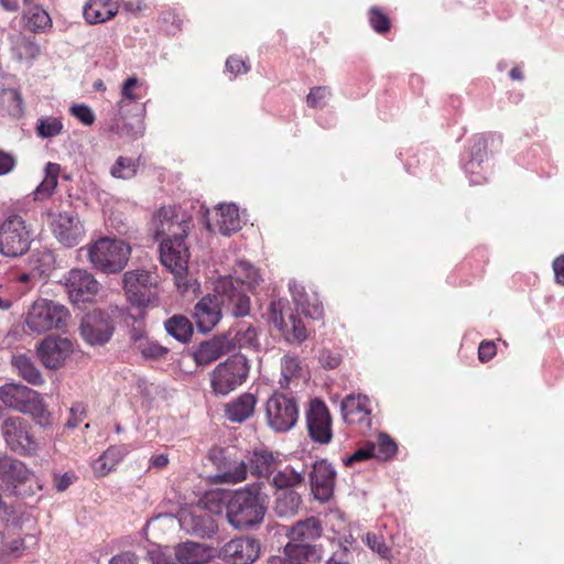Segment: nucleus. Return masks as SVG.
Wrapping results in <instances>:
<instances>
[{
  "instance_id": "0eeeda50",
  "label": "nucleus",
  "mask_w": 564,
  "mask_h": 564,
  "mask_svg": "<svg viewBox=\"0 0 564 564\" xmlns=\"http://www.w3.org/2000/svg\"><path fill=\"white\" fill-rule=\"evenodd\" d=\"M69 312L57 302L40 299L30 307L26 315L28 327L35 333H44L66 325Z\"/></svg>"
},
{
  "instance_id": "39448f33",
  "label": "nucleus",
  "mask_w": 564,
  "mask_h": 564,
  "mask_svg": "<svg viewBox=\"0 0 564 564\" xmlns=\"http://www.w3.org/2000/svg\"><path fill=\"white\" fill-rule=\"evenodd\" d=\"M249 371L246 356L238 354L229 357L210 372L212 391L217 395L229 394L246 382Z\"/></svg>"
},
{
  "instance_id": "dca6fc26",
  "label": "nucleus",
  "mask_w": 564,
  "mask_h": 564,
  "mask_svg": "<svg viewBox=\"0 0 564 564\" xmlns=\"http://www.w3.org/2000/svg\"><path fill=\"white\" fill-rule=\"evenodd\" d=\"M308 434L315 442L327 444L332 440V421L327 406L319 400H313L306 412Z\"/></svg>"
},
{
  "instance_id": "4d7b16f0",
  "label": "nucleus",
  "mask_w": 564,
  "mask_h": 564,
  "mask_svg": "<svg viewBox=\"0 0 564 564\" xmlns=\"http://www.w3.org/2000/svg\"><path fill=\"white\" fill-rule=\"evenodd\" d=\"M69 412L70 417L67 420L66 426L69 429H74L86 416V406L83 403H75L70 408Z\"/></svg>"
},
{
  "instance_id": "5701e85b",
  "label": "nucleus",
  "mask_w": 564,
  "mask_h": 564,
  "mask_svg": "<svg viewBox=\"0 0 564 564\" xmlns=\"http://www.w3.org/2000/svg\"><path fill=\"white\" fill-rule=\"evenodd\" d=\"M322 561V551L317 545L288 543L284 546V556L274 560L273 564H318Z\"/></svg>"
},
{
  "instance_id": "cd10ccee",
  "label": "nucleus",
  "mask_w": 564,
  "mask_h": 564,
  "mask_svg": "<svg viewBox=\"0 0 564 564\" xmlns=\"http://www.w3.org/2000/svg\"><path fill=\"white\" fill-rule=\"evenodd\" d=\"M256 405V395L245 392L226 404L225 415L230 422L242 423L253 415Z\"/></svg>"
},
{
  "instance_id": "5fc2aeb1",
  "label": "nucleus",
  "mask_w": 564,
  "mask_h": 564,
  "mask_svg": "<svg viewBox=\"0 0 564 564\" xmlns=\"http://www.w3.org/2000/svg\"><path fill=\"white\" fill-rule=\"evenodd\" d=\"M25 550V542L21 538H14V539H6L2 542V552L9 555H12L14 557H19L22 555L23 551Z\"/></svg>"
},
{
  "instance_id": "69168bd1",
  "label": "nucleus",
  "mask_w": 564,
  "mask_h": 564,
  "mask_svg": "<svg viewBox=\"0 0 564 564\" xmlns=\"http://www.w3.org/2000/svg\"><path fill=\"white\" fill-rule=\"evenodd\" d=\"M148 555L152 564H174L170 556L161 549L149 551Z\"/></svg>"
},
{
  "instance_id": "b1692460",
  "label": "nucleus",
  "mask_w": 564,
  "mask_h": 564,
  "mask_svg": "<svg viewBox=\"0 0 564 564\" xmlns=\"http://www.w3.org/2000/svg\"><path fill=\"white\" fill-rule=\"evenodd\" d=\"M232 349L234 345L228 336H216L199 345L194 354V359L197 365L206 366Z\"/></svg>"
},
{
  "instance_id": "e2e57ef3",
  "label": "nucleus",
  "mask_w": 564,
  "mask_h": 564,
  "mask_svg": "<svg viewBox=\"0 0 564 564\" xmlns=\"http://www.w3.org/2000/svg\"><path fill=\"white\" fill-rule=\"evenodd\" d=\"M143 130H144L143 123L139 118L135 119L134 123L123 122V126L121 129L123 134H126L128 137H133V138H138L139 135H141L143 133Z\"/></svg>"
},
{
  "instance_id": "1a4fd4ad",
  "label": "nucleus",
  "mask_w": 564,
  "mask_h": 564,
  "mask_svg": "<svg viewBox=\"0 0 564 564\" xmlns=\"http://www.w3.org/2000/svg\"><path fill=\"white\" fill-rule=\"evenodd\" d=\"M268 425L275 432H288L297 422L299 406L294 398L273 393L265 403Z\"/></svg>"
},
{
  "instance_id": "79ce46f5",
  "label": "nucleus",
  "mask_w": 564,
  "mask_h": 564,
  "mask_svg": "<svg viewBox=\"0 0 564 564\" xmlns=\"http://www.w3.org/2000/svg\"><path fill=\"white\" fill-rule=\"evenodd\" d=\"M59 174V165L56 163H47L45 166V177L34 191V199H45L50 197L57 185Z\"/></svg>"
},
{
  "instance_id": "8fccbe9b",
  "label": "nucleus",
  "mask_w": 564,
  "mask_h": 564,
  "mask_svg": "<svg viewBox=\"0 0 564 564\" xmlns=\"http://www.w3.org/2000/svg\"><path fill=\"white\" fill-rule=\"evenodd\" d=\"M364 541L366 544L377 554H379L382 558H388L391 553V549L387 545L384 539L381 535H378L372 532H368Z\"/></svg>"
},
{
  "instance_id": "bf43d9fd",
  "label": "nucleus",
  "mask_w": 564,
  "mask_h": 564,
  "mask_svg": "<svg viewBox=\"0 0 564 564\" xmlns=\"http://www.w3.org/2000/svg\"><path fill=\"white\" fill-rule=\"evenodd\" d=\"M226 68L228 72L238 75L246 74L249 72V66L243 59L237 56H230L226 61Z\"/></svg>"
},
{
  "instance_id": "72a5a7b5",
  "label": "nucleus",
  "mask_w": 564,
  "mask_h": 564,
  "mask_svg": "<svg viewBox=\"0 0 564 564\" xmlns=\"http://www.w3.org/2000/svg\"><path fill=\"white\" fill-rule=\"evenodd\" d=\"M8 40L11 52L18 59H32L39 55L40 48L36 43L21 32L10 34Z\"/></svg>"
},
{
  "instance_id": "58836bf2",
  "label": "nucleus",
  "mask_w": 564,
  "mask_h": 564,
  "mask_svg": "<svg viewBox=\"0 0 564 564\" xmlns=\"http://www.w3.org/2000/svg\"><path fill=\"white\" fill-rule=\"evenodd\" d=\"M290 290L297 308H300L303 314L313 319H318L323 316V307L316 299L311 303L307 299V294L302 292L296 283H290Z\"/></svg>"
},
{
  "instance_id": "c85d7f7f",
  "label": "nucleus",
  "mask_w": 564,
  "mask_h": 564,
  "mask_svg": "<svg viewBox=\"0 0 564 564\" xmlns=\"http://www.w3.org/2000/svg\"><path fill=\"white\" fill-rule=\"evenodd\" d=\"M216 217L215 226L224 236H229L241 227L239 210L235 204L218 205Z\"/></svg>"
},
{
  "instance_id": "603ef678",
  "label": "nucleus",
  "mask_w": 564,
  "mask_h": 564,
  "mask_svg": "<svg viewBox=\"0 0 564 564\" xmlns=\"http://www.w3.org/2000/svg\"><path fill=\"white\" fill-rule=\"evenodd\" d=\"M330 97V89L325 86H317L311 89L306 97L308 107L323 108L326 106L327 99Z\"/></svg>"
},
{
  "instance_id": "c03bdc74",
  "label": "nucleus",
  "mask_w": 564,
  "mask_h": 564,
  "mask_svg": "<svg viewBox=\"0 0 564 564\" xmlns=\"http://www.w3.org/2000/svg\"><path fill=\"white\" fill-rule=\"evenodd\" d=\"M25 25L31 31H41L51 26L48 13L40 7H32L24 13Z\"/></svg>"
},
{
  "instance_id": "f03ea898",
  "label": "nucleus",
  "mask_w": 564,
  "mask_h": 564,
  "mask_svg": "<svg viewBox=\"0 0 564 564\" xmlns=\"http://www.w3.org/2000/svg\"><path fill=\"white\" fill-rule=\"evenodd\" d=\"M261 489V485L253 484L235 491L230 497L226 517L235 529H249L263 521L267 508Z\"/></svg>"
},
{
  "instance_id": "2f4dec72",
  "label": "nucleus",
  "mask_w": 564,
  "mask_h": 564,
  "mask_svg": "<svg viewBox=\"0 0 564 564\" xmlns=\"http://www.w3.org/2000/svg\"><path fill=\"white\" fill-rule=\"evenodd\" d=\"M12 366L18 375L28 383L32 386H42L44 383L41 371L29 356L24 354L13 356Z\"/></svg>"
},
{
  "instance_id": "09e8293b",
  "label": "nucleus",
  "mask_w": 564,
  "mask_h": 564,
  "mask_svg": "<svg viewBox=\"0 0 564 564\" xmlns=\"http://www.w3.org/2000/svg\"><path fill=\"white\" fill-rule=\"evenodd\" d=\"M3 101L7 105L9 113L13 117H20L24 112L23 99L17 89H7L3 91Z\"/></svg>"
},
{
  "instance_id": "4468645a",
  "label": "nucleus",
  "mask_w": 564,
  "mask_h": 564,
  "mask_svg": "<svg viewBox=\"0 0 564 564\" xmlns=\"http://www.w3.org/2000/svg\"><path fill=\"white\" fill-rule=\"evenodd\" d=\"M112 324L108 314L101 311L88 313L82 321L80 335L89 345H104L112 335Z\"/></svg>"
},
{
  "instance_id": "f3484780",
  "label": "nucleus",
  "mask_w": 564,
  "mask_h": 564,
  "mask_svg": "<svg viewBox=\"0 0 564 564\" xmlns=\"http://www.w3.org/2000/svg\"><path fill=\"white\" fill-rule=\"evenodd\" d=\"M178 523L187 533L202 538L210 536L217 530L214 518L200 507L183 510Z\"/></svg>"
},
{
  "instance_id": "c756f323",
  "label": "nucleus",
  "mask_w": 564,
  "mask_h": 564,
  "mask_svg": "<svg viewBox=\"0 0 564 564\" xmlns=\"http://www.w3.org/2000/svg\"><path fill=\"white\" fill-rule=\"evenodd\" d=\"M302 503L301 496L295 490L276 491L273 511L279 518L294 517Z\"/></svg>"
},
{
  "instance_id": "4be33fe9",
  "label": "nucleus",
  "mask_w": 564,
  "mask_h": 564,
  "mask_svg": "<svg viewBox=\"0 0 564 564\" xmlns=\"http://www.w3.org/2000/svg\"><path fill=\"white\" fill-rule=\"evenodd\" d=\"M1 434L8 446L17 452L26 451L32 444L29 425L20 416L7 417L2 422Z\"/></svg>"
},
{
  "instance_id": "13d9d810",
  "label": "nucleus",
  "mask_w": 564,
  "mask_h": 564,
  "mask_svg": "<svg viewBox=\"0 0 564 564\" xmlns=\"http://www.w3.org/2000/svg\"><path fill=\"white\" fill-rule=\"evenodd\" d=\"M142 356L159 359L167 354V349L156 343H147L141 347Z\"/></svg>"
},
{
  "instance_id": "f257e3e1",
  "label": "nucleus",
  "mask_w": 564,
  "mask_h": 564,
  "mask_svg": "<svg viewBox=\"0 0 564 564\" xmlns=\"http://www.w3.org/2000/svg\"><path fill=\"white\" fill-rule=\"evenodd\" d=\"M259 282L258 270L249 262L239 261L235 267L234 275L220 276L216 281L215 292L232 316L245 317L250 313V297L246 289L251 291Z\"/></svg>"
},
{
  "instance_id": "4c0bfd02",
  "label": "nucleus",
  "mask_w": 564,
  "mask_h": 564,
  "mask_svg": "<svg viewBox=\"0 0 564 564\" xmlns=\"http://www.w3.org/2000/svg\"><path fill=\"white\" fill-rule=\"evenodd\" d=\"M139 86V79L135 76L128 77L120 90V99L117 102L118 116L121 120H126L129 107L131 104H137L139 96L134 93V89Z\"/></svg>"
},
{
  "instance_id": "9b49d317",
  "label": "nucleus",
  "mask_w": 564,
  "mask_h": 564,
  "mask_svg": "<svg viewBox=\"0 0 564 564\" xmlns=\"http://www.w3.org/2000/svg\"><path fill=\"white\" fill-rule=\"evenodd\" d=\"M191 217L175 206L161 207L153 217L155 238H186L189 230Z\"/></svg>"
},
{
  "instance_id": "7ed1b4c3",
  "label": "nucleus",
  "mask_w": 564,
  "mask_h": 564,
  "mask_svg": "<svg viewBox=\"0 0 564 564\" xmlns=\"http://www.w3.org/2000/svg\"><path fill=\"white\" fill-rule=\"evenodd\" d=\"M85 249L91 265L107 274L122 271L131 256V246L118 238L101 237Z\"/></svg>"
},
{
  "instance_id": "0e129e2a",
  "label": "nucleus",
  "mask_w": 564,
  "mask_h": 564,
  "mask_svg": "<svg viewBox=\"0 0 564 564\" xmlns=\"http://www.w3.org/2000/svg\"><path fill=\"white\" fill-rule=\"evenodd\" d=\"M76 479V476L70 473L64 475H55L54 485L57 491H65Z\"/></svg>"
},
{
  "instance_id": "aec40b11",
  "label": "nucleus",
  "mask_w": 564,
  "mask_h": 564,
  "mask_svg": "<svg viewBox=\"0 0 564 564\" xmlns=\"http://www.w3.org/2000/svg\"><path fill=\"white\" fill-rule=\"evenodd\" d=\"M217 295L207 294L194 306L193 317L199 332H210L221 318V303Z\"/></svg>"
},
{
  "instance_id": "a18cd8bd",
  "label": "nucleus",
  "mask_w": 564,
  "mask_h": 564,
  "mask_svg": "<svg viewBox=\"0 0 564 564\" xmlns=\"http://www.w3.org/2000/svg\"><path fill=\"white\" fill-rule=\"evenodd\" d=\"M62 130L63 123L58 118L47 116L37 119L36 134L42 139L56 137Z\"/></svg>"
},
{
  "instance_id": "3c124183",
  "label": "nucleus",
  "mask_w": 564,
  "mask_h": 564,
  "mask_svg": "<svg viewBox=\"0 0 564 564\" xmlns=\"http://www.w3.org/2000/svg\"><path fill=\"white\" fill-rule=\"evenodd\" d=\"M369 23H370L371 28L377 33H380V34H384L390 30L389 18L376 7H373L369 10Z\"/></svg>"
},
{
  "instance_id": "49530a36",
  "label": "nucleus",
  "mask_w": 564,
  "mask_h": 564,
  "mask_svg": "<svg viewBox=\"0 0 564 564\" xmlns=\"http://www.w3.org/2000/svg\"><path fill=\"white\" fill-rule=\"evenodd\" d=\"M369 444L373 447V456L381 460L392 457L397 452V444L387 434H380L377 443Z\"/></svg>"
},
{
  "instance_id": "6ab92c4d",
  "label": "nucleus",
  "mask_w": 564,
  "mask_h": 564,
  "mask_svg": "<svg viewBox=\"0 0 564 564\" xmlns=\"http://www.w3.org/2000/svg\"><path fill=\"white\" fill-rule=\"evenodd\" d=\"M336 471L326 460L315 462L310 473L311 490L315 499L327 501L334 492Z\"/></svg>"
},
{
  "instance_id": "f704fd0d",
  "label": "nucleus",
  "mask_w": 564,
  "mask_h": 564,
  "mask_svg": "<svg viewBox=\"0 0 564 564\" xmlns=\"http://www.w3.org/2000/svg\"><path fill=\"white\" fill-rule=\"evenodd\" d=\"M303 377V369L300 360L293 356H284L281 359V377L279 386L281 389H290L292 384H297Z\"/></svg>"
},
{
  "instance_id": "7c9ffc66",
  "label": "nucleus",
  "mask_w": 564,
  "mask_h": 564,
  "mask_svg": "<svg viewBox=\"0 0 564 564\" xmlns=\"http://www.w3.org/2000/svg\"><path fill=\"white\" fill-rule=\"evenodd\" d=\"M116 14L117 10L109 0H89L84 7V18L89 24L106 22Z\"/></svg>"
},
{
  "instance_id": "a19ab883",
  "label": "nucleus",
  "mask_w": 564,
  "mask_h": 564,
  "mask_svg": "<svg viewBox=\"0 0 564 564\" xmlns=\"http://www.w3.org/2000/svg\"><path fill=\"white\" fill-rule=\"evenodd\" d=\"M165 329L169 335L182 343L189 340L193 334V326L189 319L182 315H174L165 322Z\"/></svg>"
},
{
  "instance_id": "e433bc0d",
  "label": "nucleus",
  "mask_w": 564,
  "mask_h": 564,
  "mask_svg": "<svg viewBox=\"0 0 564 564\" xmlns=\"http://www.w3.org/2000/svg\"><path fill=\"white\" fill-rule=\"evenodd\" d=\"M124 451L120 447L110 446L91 465L96 476L102 477L108 475L121 462Z\"/></svg>"
},
{
  "instance_id": "052dcab7",
  "label": "nucleus",
  "mask_w": 564,
  "mask_h": 564,
  "mask_svg": "<svg viewBox=\"0 0 564 564\" xmlns=\"http://www.w3.org/2000/svg\"><path fill=\"white\" fill-rule=\"evenodd\" d=\"M496 355V345L494 341H482L478 348V358L481 362H487Z\"/></svg>"
},
{
  "instance_id": "338daca9",
  "label": "nucleus",
  "mask_w": 564,
  "mask_h": 564,
  "mask_svg": "<svg viewBox=\"0 0 564 564\" xmlns=\"http://www.w3.org/2000/svg\"><path fill=\"white\" fill-rule=\"evenodd\" d=\"M552 267H553L556 283L564 285V254L557 257L553 261Z\"/></svg>"
},
{
  "instance_id": "ddd939ff",
  "label": "nucleus",
  "mask_w": 564,
  "mask_h": 564,
  "mask_svg": "<svg viewBox=\"0 0 564 564\" xmlns=\"http://www.w3.org/2000/svg\"><path fill=\"white\" fill-rule=\"evenodd\" d=\"M189 252L185 245V238H167L160 243L161 263L176 278V284L187 274Z\"/></svg>"
},
{
  "instance_id": "680f3d73",
  "label": "nucleus",
  "mask_w": 564,
  "mask_h": 564,
  "mask_svg": "<svg viewBox=\"0 0 564 564\" xmlns=\"http://www.w3.org/2000/svg\"><path fill=\"white\" fill-rule=\"evenodd\" d=\"M15 166V159L12 154L0 150V175L10 173Z\"/></svg>"
},
{
  "instance_id": "412c9836",
  "label": "nucleus",
  "mask_w": 564,
  "mask_h": 564,
  "mask_svg": "<svg viewBox=\"0 0 564 564\" xmlns=\"http://www.w3.org/2000/svg\"><path fill=\"white\" fill-rule=\"evenodd\" d=\"M73 351V344L67 338H45L37 348V355L43 365L50 369L61 367Z\"/></svg>"
},
{
  "instance_id": "9d476101",
  "label": "nucleus",
  "mask_w": 564,
  "mask_h": 564,
  "mask_svg": "<svg viewBox=\"0 0 564 564\" xmlns=\"http://www.w3.org/2000/svg\"><path fill=\"white\" fill-rule=\"evenodd\" d=\"M158 283V276L147 270L135 269L124 272L122 285L128 301L137 306H147L154 300L152 289Z\"/></svg>"
},
{
  "instance_id": "473e14b6",
  "label": "nucleus",
  "mask_w": 564,
  "mask_h": 564,
  "mask_svg": "<svg viewBox=\"0 0 564 564\" xmlns=\"http://www.w3.org/2000/svg\"><path fill=\"white\" fill-rule=\"evenodd\" d=\"M305 473L296 471L291 467H285L284 469H274L270 476L271 485L276 489V491L282 490H293L294 487L303 484Z\"/></svg>"
},
{
  "instance_id": "de8ad7c7",
  "label": "nucleus",
  "mask_w": 564,
  "mask_h": 564,
  "mask_svg": "<svg viewBox=\"0 0 564 564\" xmlns=\"http://www.w3.org/2000/svg\"><path fill=\"white\" fill-rule=\"evenodd\" d=\"M110 173L116 178L129 180L137 173V164L132 159L119 156Z\"/></svg>"
},
{
  "instance_id": "6e6552de",
  "label": "nucleus",
  "mask_w": 564,
  "mask_h": 564,
  "mask_svg": "<svg viewBox=\"0 0 564 564\" xmlns=\"http://www.w3.org/2000/svg\"><path fill=\"white\" fill-rule=\"evenodd\" d=\"M63 284L70 302L77 307L94 303L101 292L100 283L83 269L68 271L63 278Z\"/></svg>"
},
{
  "instance_id": "a878e982",
  "label": "nucleus",
  "mask_w": 564,
  "mask_h": 564,
  "mask_svg": "<svg viewBox=\"0 0 564 564\" xmlns=\"http://www.w3.org/2000/svg\"><path fill=\"white\" fill-rule=\"evenodd\" d=\"M174 555L180 564H205L213 557L210 547L192 541L178 543Z\"/></svg>"
},
{
  "instance_id": "6e6d98bb",
  "label": "nucleus",
  "mask_w": 564,
  "mask_h": 564,
  "mask_svg": "<svg viewBox=\"0 0 564 564\" xmlns=\"http://www.w3.org/2000/svg\"><path fill=\"white\" fill-rule=\"evenodd\" d=\"M373 456V447L370 444H367L365 447L357 449L352 455L344 459V464L346 466H351L357 462L367 460L372 458Z\"/></svg>"
},
{
  "instance_id": "393cba45",
  "label": "nucleus",
  "mask_w": 564,
  "mask_h": 564,
  "mask_svg": "<svg viewBox=\"0 0 564 564\" xmlns=\"http://www.w3.org/2000/svg\"><path fill=\"white\" fill-rule=\"evenodd\" d=\"M341 412L346 422L349 424H370V411L368 409V398L365 395H348L341 403Z\"/></svg>"
},
{
  "instance_id": "37998d69",
  "label": "nucleus",
  "mask_w": 564,
  "mask_h": 564,
  "mask_svg": "<svg viewBox=\"0 0 564 564\" xmlns=\"http://www.w3.org/2000/svg\"><path fill=\"white\" fill-rule=\"evenodd\" d=\"M232 341L234 348L237 346L239 348H249L258 350L260 344L258 338L257 329L251 326H241L237 332L234 338H230Z\"/></svg>"
},
{
  "instance_id": "c9c22d12",
  "label": "nucleus",
  "mask_w": 564,
  "mask_h": 564,
  "mask_svg": "<svg viewBox=\"0 0 564 564\" xmlns=\"http://www.w3.org/2000/svg\"><path fill=\"white\" fill-rule=\"evenodd\" d=\"M28 476L29 470L22 462L11 457H0V478L3 481L23 482Z\"/></svg>"
},
{
  "instance_id": "f8f14e48",
  "label": "nucleus",
  "mask_w": 564,
  "mask_h": 564,
  "mask_svg": "<svg viewBox=\"0 0 564 564\" xmlns=\"http://www.w3.org/2000/svg\"><path fill=\"white\" fill-rule=\"evenodd\" d=\"M270 319L289 343H302L307 337L306 326L282 300L270 305Z\"/></svg>"
},
{
  "instance_id": "2eb2a0df",
  "label": "nucleus",
  "mask_w": 564,
  "mask_h": 564,
  "mask_svg": "<svg viewBox=\"0 0 564 564\" xmlns=\"http://www.w3.org/2000/svg\"><path fill=\"white\" fill-rule=\"evenodd\" d=\"M51 228L55 238L66 247L78 245L85 236L83 224L73 213L52 215Z\"/></svg>"
},
{
  "instance_id": "a211bd4d",
  "label": "nucleus",
  "mask_w": 564,
  "mask_h": 564,
  "mask_svg": "<svg viewBox=\"0 0 564 564\" xmlns=\"http://www.w3.org/2000/svg\"><path fill=\"white\" fill-rule=\"evenodd\" d=\"M260 542L253 538L234 539L227 542L221 554L232 564H252L260 555Z\"/></svg>"
},
{
  "instance_id": "864d4df0",
  "label": "nucleus",
  "mask_w": 564,
  "mask_h": 564,
  "mask_svg": "<svg viewBox=\"0 0 564 564\" xmlns=\"http://www.w3.org/2000/svg\"><path fill=\"white\" fill-rule=\"evenodd\" d=\"M69 111L72 116H74L85 126H90L95 122L94 111L85 104H75L70 107Z\"/></svg>"
},
{
  "instance_id": "20e7f679",
  "label": "nucleus",
  "mask_w": 564,
  "mask_h": 564,
  "mask_svg": "<svg viewBox=\"0 0 564 564\" xmlns=\"http://www.w3.org/2000/svg\"><path fill=\"white\" fill-rule=\"evenodd\" d=\"M32 226L12 214L0 224V254L17 258L25 254L33 240Z\"/></svg>"
},
{
  "instance_id": "774afa93",
  "label": "nucleus",
  "mask_w": 564,
  "mask_h": 564,
  "mask_svg": "<svg viewBox=\"0 0 564 564\" xmlns=\"http://www.w3.org/2000/svg\"><path fill=\"white\" fill-rule=\"evenodd\" d=\"M109 564H137V556L134 553L124 552L113 556Z\"/></svg>"
},
{
  "instance_id": "ea45409f",
  "label": "nucleus",
  "mask_w": 564,
  "mask_h": 564,
  "mask_svg": "<svg viewBox=\"0 0 564 564\" xmlns=\"http://www.w3.org/2000/svg\"><path fill=\"white\" fill-rule=\"evenodd\" d=\"M275 467V457L268 451L254 452L250 459V469L259 477L270 478Z\"/></svg>"
},
{
  "instance_id": "bb28decb",
  "label": "nucleus",
  "mask_w": 564,
  "mask_h": 564,
  "mask_svg": "<svg viewBox=\"0 0 564 564\" xmlns=\"http://www.w3.org/2000/svg\"><path fill=\"white\" fill-rule=\"evenodd\" d=\"M322 523L317 518L300 520L288 530L289 543L311 544L322 535Z\"/></svg>"
},
{
  "instance_id": "423d86ee",
  "label": "nucleus",
  "mask_w": 564,
  "mask_h": 564,
  "mask_svg": "<svg viewBox=\"0 0 564 564\" xmlns=\"http://www.w3.org/2000/svg\"><path fill=\"white\" fill-rule=\"evenodd\" d=\"M0 401L6 408L44 419L47 414L41 394L20 383H6L0 387Z\"/></svg>"
}]
</instances>
